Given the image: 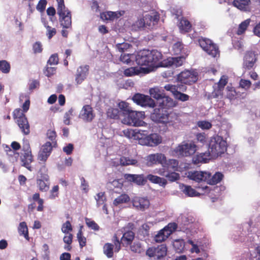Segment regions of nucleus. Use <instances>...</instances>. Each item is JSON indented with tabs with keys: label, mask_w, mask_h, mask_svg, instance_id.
<instances>
[{
	"label": "nucleus",
	"mask_w": 260,
	"mask_h": 260,
	"mask_svg": "<svg viewBox=\"0 0 260 260\" xmlns=\"http://www.w3.org/2000/svg\"><path fill=\"white\" fill-rule=\"evenodd\" d=\"M135 58L137 63L139 66L151 67L158 64L160 66L163 56L160 52L156 50H143L139 52Z\"/></svg>",
	"instance_id": "f257e3e1"
},
{
	"label": "nucleus",
	"mask_w": 260,
	"mask_h": 260,
	"mask_svg": "<svg viewBox=\"0 0 260 260\" xmlns=\"http://www.w3.org/2000/svg\"><path fill=\"white\" fill-rule=\"evenodd\" d=\"M226 141L221 136H213L209 141L208 150L211 157L214 158L224 153L226 150Z\"/></svg>",
	"instance_id": "f03ea898"
},
{
	"label": "nucleus",
	"mask_w": 260,
	"mask_h": 260,
	"mask_svg": "<svg viewBox=\"0 0 260 260\" xmlns=\"http://www.w3.org/2000/svg\"><path fill=\"white\" fill-rule=\"evenodd\" d=\"M125 115L126 116L122 119L123 124L135 126H145L148 129H150V124L142 120L145 118L144 112L132 110Z\"/></svg>",
	"instance_id": "7ed1b4c3"
},
{
	"label": "nucleus",
	"mask_w": 260,
	"mask_h": 260,
	"mask_svg": "<svg viewBox=\"0 0 260 260\" xmlns=\"http://www.w3.org/2000/svg\"><path fill=\"white\" fill-rule=\"evenodd\" d=\"M197 150V147L194 142L184 141L172 151V154L178 157H188L193 155Z\"/></svg>",
	"instance_id": "20e7f679"
},
{
	"label": "nucleus",
	"mask_w": 260,
	"mask_h": 260,
	"mask_svg": "<svg viewBox=\"0 0 260 260\" xmlns=\"http://www.w3.org/2000/svg\"><path fill=\"white\" fill-rule=\"evenodd\" d=\"M56 1L57 2V14L59 16L61 25L63 28H70L72 26L71 12L65 6L64 0H56Z\"/></svg>",
	"instance_id": "39448f33"
},
{
	"label": "nucleus",
	"mask_w": 260,
	"mask_h": 260,
	"mask_svg": "<svg viewBox=\"0 0 260 260\" xmlns=\"http://www.w3.org/2000/svg\"><path fill=\"white\" fill-rule=\"evenodd\" d=\"M13 116L16 119V122L22 133L24 135L29 134V125L25 115L22 112L20 109H16L13 111Z\"/></svg>",
	"instance_id": "423d86ee"
},
{
	"label": "nucleus",
	"mask_w": 260,
	"mask_h": 260,
	"mask_svg": "<svg viewBox=\"0 0 260 260\" xmlns=\"http://www.w3.org/2000/svg\"><path fill=\"white\" fill-rule=\"evenodd\" d=\"M199 43L202 49L212 57L219 56V51L218 47L216 44L213 43L210 40L202 38L199 39Z\"/></svg>",
	"instance_id": "0eeeda50"
},
{
	"label": "nucleus",
	"mask_w": 260,
	"mask_h": 260,
	"mask_svg": "<svg viewBox=\"0 0 260 260\" xmlns=\"http://www.w3.org/2000/svg\"><path fill=\"white\" fill-rule=\"evenodd\" d=\"M167 252V248L165 245L161 244L157 247H149L146 252L147 256L154 259H159L165 256Z\"/></svg>",
	"instance_id": "6e6552de"
},
{
	"label": "nucleus",
	"mask_w": 260,
	"mask_h": 260,
	"mask_svg": "<svg viewBox=\"0 0 260 260\" xmlns=\"http://www.w3.org/2000/svg\"><path fill=\"white\" fill-rule=\"evenodd\" d=\"M177 224L175 223H170L167 226L159 231L154 237V240L156 242H161L166 240L168 237L177 229Z\"/></svg>",
	"instance_id": "1a4fd4ad"
},
{
	"label": "nucleus",
	"mask_w": 260,
	"mask_h": 260,
	"mask_svg": "<svg viewBox=\"0 0 260 260\" xmlns=\"http://www.w3.org/2000/svg\"><path fill=\"white\" fill-rule=\"evenodd\" d=\"M23 150L24 153L21 156L22 166L27 168L28 170L31 171L30 164L33 160V158L30 150L29 144L27 141L24 142Z\"/></svg>",
	"instance_id": "9d476101"
},
{
	"label": "nucleus",
	"mask_w": 260,
	"mask_h": 260,
	"mask_svg": "<svg viewBox=\"0 0 260 260\" xmlns=\"http://www.w3.org/2000/svg\"><path fill=\"white\" fill-rule=\"evenodd\" d=\"M133 101L141 106H148L154 108L155 106V102L149 96L142 94H136L133 98Z\"/></svg>",
	"instance_id": "9b49d317"
},
{
	"label": "nucleus",
	"mask_w": 260,
	"mask_h": 260,
	"mask_svg": "<svg viewBox=\"0 0 260 260\" xmlns=\"http://www.w3.org/2000/svg\"><path fill=\"white\" fill-rule=\"evenodd\" d=\"M145 160L148 166H151L157 164H160L164 166L166 163V157L164 154L161 153L149 154L145 157Z\"/></svg>",
	"instance_id": "f8f14e48"
},
{
	"label": "nucleus",
	"mask_w": 260,
	"mask_h": 260,
	"mask_svg": "<svg viewBox=\"0 0 260 260\" xmlns=\"http://www.w3.org/2000/svg\"><path fill=\"white\" fill-rule=\"evenodd\" d=\"M95 116V114L92 108L88 105L84 106L79 114V118L86 122H91Z\"/></svg>",
	"instance_id": "ddd939ff"
},
{
	"label": "nucleus",
	"mask_w": 260,
	"mask_h": 260,
	"mask_svg": "<svg viewBox=\"0 0 260 260\" xmlns=\"http://www.w3.org/2000/svg\"><path fill=\"white\" fill-rule=\"evenodd\" d=\"M132 202L136 209L142 211L148 209L150 205V202L146 197L136 196L132 199Z\"/></svg>",
	"instance_id": "4468645a"
},
{
	"label": "nucleus",
	"mask_w": 260,
	"mask_h": 260,
	"mask_svg": "<svg viewBox=\"0 0 260 260\" xmlns=\"http://www.w3.org/2000/svg\"><path fill=\"white\" fill-rule=\"evenodd\" d=\"M167 112L163 108H155L150 114V118L154 122L165 123Z\"/></svg>",
	"instance_id": "2eb2a0df"
},
{
	"label": "nucleus",
	"mask_w": 260,
	"mask_h": 260,
	"mask_svg": "<svg viewBox=\"0 0 260 260\" xmlns=\"http://www.w3.org/2000/svg\"><path fill=\"white\" fill-rule=\"evenodd\" d=\"M178 79L182 83L191 84L197 80V73L188 70L185 71L179 75Z\"/></svg>",
	"instance_id": "dca6fc26"
},
{
	"label": "nucleus",
	"mask_w": 260,
	"mask_h": 260,
	"mask_svg": "<svg viewBox=\"0 0 260 260\" xmlns=\"http://www.w3.org/2000/svg\"><path fill=\"white\" fill-rule=\"evenodd\" d=\"M210 176V173L207 171H190L188 172L187 174L188 178L197 182H206Z\"/></svg>",
	"instance_id": "f3484780"
},
{
	"label": "nucleus",
	"mask_w": 260,
	"mask_h": 260,
	"mask_svg": "<svg viewBox=\"0 0 260 260\" xmlns=\"http://www.w3.org/2000/svg\"><path fill=\"white\" fill-rule=\"evenodd\" d=\"M184 58L182 56L176 57H169L167 59H162L160 62V67H178L182 65Z\"/></svg>",
	"instance_id": "a211bd4d"
},
{
	"label": "nucleus",
	"mask_w": 260,
	"mask_h": 260,
	"mask_svg": "<svg viewBox=\"0 0 260 260\" xmlns=\"http://www.w3.org/2000/svg\"><path fill=\"white\" fill-rule=\"evenodd\" d=\"M146 26V28L152 29L157 23L159 16L157 12H151L143 16Z\"/></svg>",
	"instance_id": "6ab92c4d"
},
{
	"label": "nucleus",
	"mask_w": 260,
	"mask_h": 260,
	"mask_svg": "<svg viewBox=\"0 0 260 260\" xmlns=\"http://www.w3.org/2000/svg\"><path fill=\"white\" fill-rule=\"evenodd\" d=\"M158 106V108L169 109L175 107L176 103L172 99L164 94L162 97L160 98L155 103V105Z\"/></svg>",
	"instance_id": "aec40b11"
},
{
	"label": "nucleus",
	"mask_w": 260,
	"mask_h": 260,
	"mask_svg": "<svg viewBox=\"0 0 260 260\" xmlns=\"http://www.w3.org/2000/svg\"><path fill=\"white\" fill-rule=\"evenodd\" d=\"M51 150L52 146L50 142H46L42 146L38 157L39 163H41L40 161H42L43 163L47 159Z\"/></svg>",
	"instance_id": "412c9836"
},
{
	"label": "nucleus",
	"mask_w": 260,
	"mask_h": 260,
	"mask_svg": "<svg viewBox=\"0 0 260 260\" xmlns=\"http://www.w3.org/2000/svg\"><path fill=\"white\" fill-rule=\"evenodd\" d=\"M89 66L84 65L79 67L76 72L75 81L78 84H81L88 74Z\"/></svg>",
	"instance_id": "4be33fe9"
},
{
	"label": "nucleus",
	"mask_w": 260,
	"mask_h": 260,
	"mask_svg": "<svg viewBox=\"0 0 260 260\" xmlns=\"http://www.w3.org/2000/svg\"><path fill=\"white\" fill-rule=\"evenodd\" d=\"M161 142V137L157 134H148L143 146L153 147L156 146Z\"/></svg>",
	"instance_id": "5701e85b"
},
{
	"label": "nucleus",
	"mask_w": 260,
	"mask_h": 260,
	"mask_svg": "<svg viewBox=\"0 0 260 260\" xmlns=\"http://www.w3.org/2000/svg\"><path fill=\"white\" fill-rule=\"evenodd\" d=\"M124 12L121 11H107L101 14V18L103 20L113 21L119 18L124 14Z\"/></svg>",
	"instance_id": "b1692460"
},
{
	"label": "nucleus",
	"mask_w": 260,
	"mask_h": 260,
	"mask_svg": "<svg viewBox=\"0 0 260 260\" xmlns=\"http://www.w3.org/2000/svg\"><path fill=\"white\" fill-rule=\"evenodd\" d=\"M256 60V55L252 52H247L244 57L243 67L249 70L252 68Z\"/></svg>",
	"instance_id": "393cba45"
},
{
	"label": "nucleus",
	"mask_w": 260,
	"mask_h": 260,
	"mask_svg": "<svg viewBox=\"0 0 260 260\" xmlns=\"http://www.w3.org/2000/svg\"><path fill=\"white\" fill-rule=\"evenodd\" d=\"M124 177L127 181L133 182L139 185L144 184L145 182L143 175L125 174Z\"/></svg>",
	"instance_id": "a878e982"
},
{
	"label": "nucleus",
	"mask_w": 260,
	"mask_h": 260,
	"mask_svg": "<svg viewBox=\"0 0 260 260\" xmlns=\"http://www.w3.org/2000/svg\"><path fill=\"white\" fill-rule=\"evenodd\" d=\"M149 70L147 68L131 67L124 70L123 73L126 77L139 75L142 72L148 73Z\"/></svg>",
	"instance_id": "bb28decb"
},
{
	"label": "nucleus",
	"mask_w": 260,
	"mask_h": 260,
	"mask_svg": "<svg viewBox=\"0 0 260 260\" xmlns=\"http://www.w3.org/2000/svg\"><path fill=\"white\" fill-rule=\"evenodd\" d=\"M149 132L148 129H135L134 140H137L140 145H143Z\"/></svg>",
	"instance_id": "cd10ccee"
},
{
	"label": "nucleus",
	"mask_w": 260,
	"mask_h": 260,
	"mask_svg": "<svg viewBox=\"0 0 260 260\" xmlns=\"http://www.w3.org/2000/svg\"><path fill=\"white\" fill-rule=\"evenodd\" d=\"M180 122V117L178 114L174 112H167L165 124L169 125L174 126L176 124Z\"/></svg>",
	"instance_id": "c85d7f7f"
},
{
	"label": "nucleus",
	"mask_w": 260,
	"mask_h": 260,
	"mask_svg": "<svg viewBox=\"0 0 260 260\" xmlns=\"http://www.w3.org/2000/svg\"><path fill=\"white\" fill-rule=\"evenodd\" d=\"M233 5L238 9L243 11H249L250 10V0H234Z\"/></svg>",
	"instance_id": "c756f323"
},
{
	"label": "nucleus",
	"mask_w": 260,
	"mask_h": 260,
	"mask_svg": "<svg viewBox=\"0 0 260 260\" xmlns=\"http://www.w3.org/2000/svg\"><path fill=\"white\" fill-rule=\"evenodd\" d=\"M214 158L211 157L209 151L205 153H201L196 155V157L193 158L192 161L194 164H198L200 162L206 163L211 159Z\"/></svg>",
	"instance_id": "7c9ffc66"
},
{
	"label": "nucleus",
	"mask_w": 260,
	"mask_h": 260,
	"mask_svg": "<svg viewBox=\"0 0 260 260\" xmlns=\"http://www.w3.org/2000/svg\"><path fill=\"white\" fill-rule=\"evenodd\" d=\"M149 93L150 95L154 99H156V101H157L160 98L162 97V96L165 94L164 90L158 86L151 88L149 89Z\"/></svg>",
	"instance_id": "2f4dec72"
},
{
	"label": "nucleus",
	"mask_w": 260,
	"mask_h": 260,
	"mask_svg": "<svg viewBox=\"0 0 260 260\" xmlns=\"http://www.w3.org/2000/svg\"><path fill=\"white\" fill-rule=\"evenodd\" d=\"M159 174L165 176L170 181H175L178 179L179 178V175L176 172L168 173L167 171H165L164 169L162 170H160Z\"/></svg>",
	"instance_id": "473e14b6"
},
{
	"label": "nucleus",
	"mask_w": 260,
	"mask_h": 260,
	"mask_svg": "<svg viewBox=\"0 0 260 260\" xmlns=\"http://www.w3.org/2000/svg\"><path fill=\"white\" fill-rule=\"evenodd\" d=\"M223 175L219 172H216L214 175L210 176L206 180L208 184L213 185L219 183L223 178Z\"/></svg>",
	"instance_id": "72a5a7b5"
},
{
	"label": "nucleus",
	"mask_w": 260,
	"mask_h": 260,
	"mask_svg": "<svg viewBox=\"0 0 260 260\" xmlns=\"http://www.w3.org/2000/svg\"><path fill=\"white\" fill-rule=\"evenodd\" d=\"M180 188L181 191L188 197H193L198 196L199 194V193L190 186L182 185L180 186Z\"/></svg>",
	"instance_id": "f704fd0d"
},
{
	"label": "nucleus",
	"mask_w": 260,
	"mask_h": 260,
	"mask_svg": "<svg viewBox=\"0 0 260 260\" xmlns=\"http://www.w3.org/2000/svg\"><path fill=\"white\" fill-rule=\"evenodd\" d=\"M147 178L152 183H157L161 186H165L167 183L165 179L157 176L149 174L147 175Z\"/></svg>",
	"instance_id": "c9c22d12"
},
{
	"label": "nucleus",
	"mask_w": 260,
	"mask_h": 260,
	"mask_svg": "<svg viewBox=\"0 0 260 260\" xmlns=\"http://www.w3.org/2000/svg\"><path fill=\"white\" fill-rule=\"evenodd\" d=\"M130 198L126 194H122L116 198L113 201L115 206H118L120 204L127 203L129 201Z\"/></svg>",
	"instance_id": "e433bc0d"
},
{
	"label": "nucleus",
	"mask_w": 260,
	"mask_h": 260,
	"mask_svg": "<svg viewBox=\"0 0 260 260\" xmlns=\"http://www.w3.org/2000/svg\"><path fill=\"white\" fill-rule=\"evenodd\" d=\"M136 55L132 53L122 54L120 60L123 63L128 64L133 62L136 59Z\"/></svg>",
	"instance_id": "4c0bfd02"
},
{
	"label": "nucleus",
	"mask_w": 260,
	"mask_h": 260,
	"mask_svg": "<svg viewBox=\"0 0 260 260\" xmlns=\"http://www.w3.org/2000/svg\"><path fill=\"white\" fill-rule=\"evenodd\" d=\"M178 27L181 31L187 32L190 29L191 24L188 20L184 18H182L180 20V22L178 24Z\"/></svg>",
	"instance_id": "58836bf2"
},
{
	"label": "nucleus",
	"mask_w": 260,
	"mask_h": 260,
	"mask_svg": "<svg viewBox=\"0 0 260 260\" xmlns=\"http://www.w3.org/2000/svg\"><path fill=\"white\" fill-rule=\"evenodd\" d=\"M173 246L177 252H182L184 248L185 243L182 239H177L173 242Z\"/></svg>",
	"instance_id": "ea45409f"
},
{
	"label": "nucleus",
	"mask_w": 260,
	"mask_h": 260,
	"mask_svg": "<svg viewBox=\"0 0 260 260\" xmlns=\"http://www.w3.org/2000/svg\"><path fill=\"white\" fill-rule=\"evenodd\" d=\"M132 27L135 30L146 29V26L143 17L136 21L133 25Z\"/></svg>",
	"instance_id": "a19ab883"
},
{
	"label": "nucleus",
	"mask_w": 260,
	"mask_h": 260,
	"mask_svg": "<svg viewBox=\"0 0 260 260\" xmlns=\"http://www.w3.org/2000/svg\"><path fill=\"white\" fill-rule=\"evenodd\" d=\"M18 232L20 235H23L26 240H28L27 226L25 222H22L19 224Z\"/></svg>",
	"instance_id": "79ce46f5"
},
{
	"label": "nucleus",
	"mask_w": 260,
	"mask_h": 260,
	"mask_svg": "<svg viewBox=\"0 0 260 260\" xmlns=\"http://www.w3.org/2000/svg\"><path fill=\"white\" fill-rule=\"evenodd\" d=\"M138 161L137 160L126 157H121L119 163L122 166L136 165Z\"/></svg>",
	"instance_id": "37998d69"
},
{
	"label": "nucleus",
	"mask_w": 260,
	"mask_h": 260,
	"mask_svg": "<svg viewBox=\"0 0 260 260\" xmlns=\"http://www.w3.org/2000/svg\"><path fill=\"white\" fill-rule=\"evenodd\" d=\"M48 181L41 177H39L37 181V184L40 190L46 191L49 189V186L46 182Z\"/></svg>",
	"instance_id": "c03bdc74"
},
{
	"label": "nucleus",
	"mask_w": 260,
	"mask_h": 260,
	"mask_svg": "<svg viewBox=\"0 0 260 260\" xmlns=\"http://www.w3.org/2000/svg\"><path fill=\"white\" fill-rule=\"evenodd\" d=\"M250 22V19H247L243 21L239 24L238 29L237 30V34L239 35H242L247 29L248 26L249 25Z\"/></svg>",
	"instance_id": "a18cd8bd"
},
{
	"label": "nucleus",
	"mask_w": 260,
	"mask_h": 260,
	"mask_svg": "<svg viewBox=\"0 0 260 260\" xmlns=\"http://www.w3.org/2000/svg\"><path fill=\"white\" fill-rule=\"evenodd\" d=\"M73 235L72 234H66L63 238V242L67 244L64 246V249L68 251H70L71 249L70 245L72 242Z\"/></svg>",
	"instance_id": "49530a36"
},
{
	"label": "nucleus",
	"mask_w": 260,
	"mask_h": 260,
	"mask_svg": "<svg viewBox=\"0 0 260 260\" xmlns=\"http://www.w3.org/2000/svg\"><path fill=\"white\" fill-rule=\"evenodd\" d=\"M74 110L72 108L68 111L66 112L63 116V123L66 125L71 124L70 119L74 116Z\"/></svg>",
	"instance_id": "de8ad7c7"
},
{
	"label": "nucleus",
	"mask_w": 260,
	"mask_h": 260,
	"mask_svg": "<svg viewBox=\"0 0 260 260\" xmlns=\"http://www.w3.org/2000/svg\"><path fill=\"white\" fill-rule=\"evenodd\" d=\"M134 238V233L132 231H128L125 233L122 238L121 241L122 242H126V244H129Z\"/></svg>",
	"instance_id": "09e8293b"
},
{
	"label": "nucleus",
	"mask_w": 260,
	"mask_h": 260,
	"mask_svg": "<svg viewBox=\"0 0 260 260\" xmlns=\"http://www.w3.org/2000/svg\"><path fill=\"white\" fill-rule=\"evenodd\" d=\"M95 200L96 201L98 206L105 204V202L106 200L105 193L103 192H100L96 194L95 196Z\"/></svg>",
	"instance_id": "8fccbe9b"
},
{
	"label": "nucleus",
	"mask_w": 260,
	"mask_h": 260,
	"mask_svg": "<svg viewBox=\"0 0 260 260\" xmlns=\"http://www.w3.org/2000/svg\"><path fill=\"white\" fill-rule=\"evenodd\" d=\"M113 245L110 243H106L104 246V252L108 257L113 256Z\"/></svg>",
	"instance_id": "3c124183"
},
{
	"label": "nucleus",
	"mask_w": 260,
	"mask_h": 260,
	"mask_svg": "<svg viewBox=\"0 0 260 260\" xmlns=\"http://www.w3.org/2000/svg\"><path fill=\"white\" fill-rule=\"evenodd\" d=\"M85 221L87 226L95 231H99L100 229L99 226L93 220H91L89 218H85Z\"/></svg>",
	"instance_id": "603ef678"
},
{
	"label": "nucleus",
	"mask_w": 260,
	"mask_h": 260,
	"mask_svg": "<svg viewBox=\"0 0 260 260\" xmlns=\"http://www.w3.org/2000/svg\"><path fill=\"white\" fill-rule=\"evenodd\" d=\"M118 107L124 114H126L132 110L129 106L128 104L125 102H121L119 103Z\"/></svg>",
	"instance_id": "864d4df0"
},
{
	"label": "nucleus",
	"mask_w": 260,
	"mask_h": 260,
	"mask_svg": "<svg viewBox=\"0 0 260 260\" xmlns=\"http://www.w3.org/2000/svg\"><path fill=\"white\" fill-rule=\"evenodd\" d=\"M44 24L47 29L46 36L49 39H51L52 37L56 34V29L55 28H52L49 25H47L45 22H44Z\"/></svg>",
	"instance_id": "5fc2aeb1"
},
{
	"label": "nucleus",
	"mask_w": 260,
	"mask_h": 260,
	"mask_svg": "<svg viewBox=\"0 0 260 260\" xmlns=\"http://www.w3.org/2000/svg\"><path fill=\"white\" fill-rule=\"evenodd\" d=\"M132 45L128 43L123 42L116 44V48L119 52H124L127 51Z\"/></svg>",
	"instance_id": "6e6d98bb"
},
{
	"label": "nucleus",
	"mask_w": 260,
	"mask_h": 260,
	"mask_svg": "<svg viewBox=\"0 0 260 260\" xmlns=\"http://www.w3.org/2000/svg\"><path fill=\"white\" fill-rule=\"evenodd\" d=\"M47 169L45 166H43L39 171V177H41L46 181H48L49 177L47 174Z\"/></svg>",
	"instance_id": "4d7b16f0"
},
{
	"label": "nucleus",
	"mask_w": 260,
	"mask_h": 260,
	"mask_svg": "<svg viewBox=\"0 0 260 260\" xmlns=\"http://www.w3.org/2000/svg\"><path fill=\"white\" fill-rule=\"evenodd\" d=\"M10 70V66L9 63L6 60L0 61V70L4 73H8Z\"/></svg>",
	"instance_id": "13d9d810"
},
{
	"label": "nucleus",
	"mask_w": 260,
	"mask_h": 260,
	"mask_svg": "<svg viewBox=\"0 0 260 260\" xmlns=\"http://www.w3.org/2000/svg\"><path fill=\"white\" fill-rule=\"evenodd\" d=\"M61 231L63 233L68 234L72 231V227L69 221H67L61 226Z\"/></svg>",
	"instance_id": "bf43d9fd"
},
{
	"label": "nucleus",
	"mask_w": 260,
	"mask_h": 260,
	"mask_svg": "<svg viewBox=\"0 0 260 260\" xmlns=\"http://www.w3.org/2000/svg\"><path fill=\"white\" fill-rule=\"evenodd\" d=\"M175 98L182 102H185L189 100V96L186 94L181 93L178 91L175 92L174 95Z\"/></svg>",
	"instance_id": "052dcab7"
},
{
	"label": "nucleus",
	"mask_w": 260,
	"mask_h": 260,
	"mask_svg": "<svg viewBox=\"0 0 260 260\" xmlns=\"http://www.w3.org/2000/svg\"><path fill=\"white\" fill-rule=\"evenodd\" d=\"M108 116L112 118L116 119L119 117V111L117 109L109 108L107 111Z\"/></svg>",
	"instance_id": "680f3d73"
},
{
	"label": "nucleus",
	"mask_w": 260,
	"mask_h": 260,
	"mask_svg": "<svg viewBox=\"0 0 260 260\" xmlns=\"http://www.w3.org/2000/svg\"><path fill=\"white\" fill-rule=\"evenodd\" d=\"M197 125L202 129H209L212 127L211 123L207 121H199Z\"/></svg>",
	"instance_id": "e2e57ef3"
},
{
	"label": "nucleus",
	"mask_w": 260,
	"mask_h": 260,
	"mask_svg": "<svg viewBox=\"0 0 260 260\" xmlns=\"http://www.w3.org/2000/svg\"><path fill=\"white\" fill-rule=\"evenodd\" d=\"M226 96L230 100L234 99L236 96V92L234 88L232 87L228 86L226 87Z\"/></svg>",
	"instance_id": "0e129e2a"
},
{
	"label": "nucleus",
	"mask_w": 260,
	"mask_h": 260,
	"mask_svg": "<svg viewBox=\"0 0 260 260\" xmlns=\"http://www.w3.org/2000/svg\"><path fill=\"white\" fill-rule=\"evenodd\" d=\"M135 133V129H125L122 131L123 135L128 139H134V135Z\"/></svg>",
	"instance_id": "69168bd1"
},
{
	"label": "nucleus",
	"mask_w": 260,
	"mask_h": 260,
	"mask_svg": "<svg viewBox=\"0 0 260 260\" xmlns=\"http://www.w3.org/2000/svg\"><path fill=\"white\" fill-rule=\"evenodd\" d=\"M183 49V45L181 42L175 43L173 46V50L174 54H179Z\"/></svg>",
	"instance_id": "338daca9"
},
{
	"label": "nucleus",
	"mask_w": 260,
	"mask_h": 260,
	"mask_svg": "<svg viewBox=\"0 0 260 260\" xmlns=\"http://www.w3.org/2000/svg\"><path fill=\"white\" fill-rule=\"evenodd\" d=\"M178 161L175 159H170L168 162L165 164L167 165V167L169 168H172L173 169L175 170L178 168Z\"/></svg>",
	"instance_id": "774afa93"
}]
</instances>
